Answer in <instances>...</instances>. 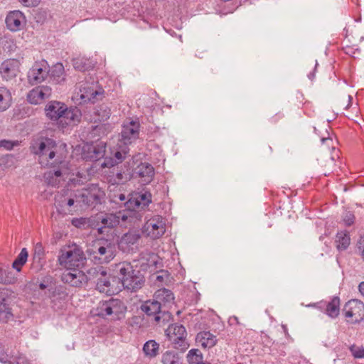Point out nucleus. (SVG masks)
Returning a JSON list of instances; mask_svg holds the SVG:
<instances>
[{
	"instance_id": "obj_24",
	"label": "nucleus",
	"mask_w": 364,
	"mask_h": 364,
	"mask_svg": "<svg viewBox=\"0 0 364 364\" xmlns=\"http://www.w3.org/2000/svg\"><path fill=\"white\" fill-rule=\"evenodd\" d=\"M139 124L132 121L129 124L123 127L122 131V139L125 144H132L139 137Z\"/></svg>"
},
{
	"instance_id": "obj_64",
	"label": "nucleus",
	"mask_w": 364,
	"mask_h": 364,
	"mask_svg": "<svg viewBox=\"0 0 364 364\" xmlns=\"http://www.w3.org/2000/svg\"><path fill=\"white\" fill-rule=\"evenodd\" d=\"M348 97L349 100V103H348V106L346 107V108H348L350 106V105L351 103V100H353V97L350 95H348Z\"/></svg>"
},
{
	"instance_id": "obj_32",
	"label": "nucleus",
	"mask_w": 364,
	"mask_h": 364,
	"mask_svg": "<svg viewBox=\"0 0 364 364\" xmlns=\"http://www.w3.org/2000/svg\"><path fill=\"white\" fill-rule=\"evenodd\" d=\"M142 350L146 357L152 359L159 354L160 345L155 340L151 339L145 342Z\"/></svg>"
},
{
	"instance_id": "obj_53",
	"label": "nucleus",
	"mask_w": 364,
	"mask_h": 364,
	"mask_svg": "<svg viewBox=\"0 0 364 364\" xmlns=\"http://www.w3.org/2000/svg\"><path fill=\"white\" fill-rule=\"evenodd\" d=\"M75 198L76 197L75 196ZM57 203L58 205L60 207H63L64 203L68 206L71 207L74 205L75 203H76V198H69L67 201H65V199L64 198V200H62L61 201L57 200Z\"/></svg>"
},
{
	"instance_id": "obj_42",
	"label": "nucleus",
	"mask_w": 364,
	"mask_h": 364,
	"mask_svg": "<svg viewBox=\"0 0 364 364\" xmlns=\"http://www.w3.org/2000/svg\"><path fill=\"white\" fill-rule=\"evenodd\" d=\"M109 198L110 200V202L114 203L116 204H118L119 205H124L125 207V202H127V197L124 193L119 192L117 193L114 191H110L109 193Z\"/></svg>"
},
{
	"instance_id": "obj_22",
	"label": "nucleus",
	"mask_w": 364,
	"mask_h": 364,
	"mask_svg": "<svg viewBox=\"0 0 364 364\" xmlns=\"http://www.w3.org/2000/svg\"><path fill=\"white\" fill-rule=\"evenodd\" d=\"M46 252L41 242H37L33 247L31 268L36 272L43 269L46 264Z\"/></svg>"
},
{
	"instance_id": "obj_33",
	"label": "nucleus",
	"mask_w": 364,
	"mask_h": 364,
	"mask_svg": "<svg viewBox=\"0 0 364 364\" xmlns=\"http://www.w3.org/2000/svg\"><path fill=\"white\" fill-rule=\"evenodd\" d=\"M95 122H105L111 115L110 107L105 103L96 106L94 109Z\"/></svg>"
},
{
	"instance_id": "obj_34",
	"label": "nucleus",
	"mask_w": 364,
	"mask_h": 364,
	"mask_svg": "<svg viewBox=\"0 0 364 364\" xmlns=\"http://www.w3.org/2000/svg\"><path fill=\"white\" fill-rule=\"evenodd\" d=\"M108 238L100 237L97 242V245H101L104 246V247L107 248L111 253H114V256H116L117 253V238L116 239V234H112V235H109Z\"/></svg>"
},
{
	"instance_id": "obj_7",
	"label": "nucleus",
	"mask_w": 364,
	"mask_h": 364,
	"mask_svg": "<svg viewBox=\"0 0 364 364\" xmlns=\"http://www.w3.org/2000/svg\"><path fill=\"white\" fill-rule=\"evenodd\" d=\"M85 260V257L83 251L77 247L66 251L61 250L58 257L59 264L68 269L82 267Z\"/></svg>"
},
{
	"instance_id": "obj_27",
	"label": "nucleus",
	"mask_w": 364,
	"mask_h": 364,
	"mask_svg": "<svg viewBox=\"0 0 364 364\" xmlns=\"http://www.w3.org/2000/svg\"><path fill=\"white\" fill-rule=\"evenodd\" d=\"M49 80L54 84H60L65 81V70L62 63H56L49 68Z\"/></svg>"
},
{
	"instance_id": "obj_44",
	"label": "nucleus",
	"mask_w": 364,
	"mask_h": 364,
	"mask_svg": "<svg viewBox=\"0 0 364 364\" xmlns=\"http://www.w3.org/2000/svg\"><path fill=\"white\" fill-rule=\"evenodd\" d=\"M9 363L10 364H29V360L25 355L17 352L9 355Z\"/></svg>"
},
{
	"instance_id": "obj_45",
	"label": "nucleus",
	"mask_w": 364,
	"mask_h": 364,
	"mask_svg": "<svg viewBox=\"0 0 364 364\" xmlns=\"http://www.w3.org/2000/svg\"><path fill=\"white\" fill-rule=\"evenodd\" d=\"M19 144L18 141H11L7 139L0 140V148H4L6 150H11L14 146Z\"/></svg>"
},
{
	"instance_id": "obj_6",
	"label": "nucleus",
	"mask_w": 364,
	"mask_h": 364,
	"mask_svg": "<svg viewBox=\"0 0 364 364\" xmlns=\"http://www.w3.org/2000/svg\"><path fill=\"white\" fill-rule=\"evenodd\" d=\"M59 148L53 139L46 138L38 144V150L34 153L39 155L41 159L48 158L46 165L55 166L63 162V156L58 152Z\"/></svg>"
},
{
	"instance_id": "obj_8",
	"label": "nucleus",
	"mask_w": 364,
	"mask_h": 364,
	"mask_svg": "<svg viewBox=\"0 0 364 364\" xmlns=\"http://www.w3.org/2000/svg\"><path fill=\"white\" fill-rule=\"evenodd\" d=\"M167 336L175 349L183 353L188 348L189 343L186 340L187 332L183 325L174 323L168 326Z\"/></svg>"
},
{
	"instance_id": "obj_16",
	"label": "nucleus",
	"mask_w": 364,
	"mask_h": 364,
	"mask_svg": "<svg viewBox=\"0 0 364 364\" xmlns=\"http://www.w3.org/2000/svg\"><path fill=\"white\" fill-rule=\"evenodd\" d=\"M140 309L147 316H152L154 321L158 324L161 322V315L165 314V311H161V305L154 298L152 300L149 299L142 303Z\"/></svg>"
},
{
	"instance_id": "obj_52",
	"label": "nucleus",
	"mask_w": 364,
	"mask_h": 364,
	"mask_svg": "<svg viewBox=\"0 0 364 364\" xmlns=\"http://www.w3.org/2000/svg\"><path fill=\"white\" fill-rule=\"evenodd\" d=\"M40 90H41L42 94L45 99L48 98L52 93V90L48 86H38Z\"/></svg>"
},
{
	"instance_id": "obj_36",
	"label": "nucleus",
	"mask_w": 364,
	"mask_h": 364,
	"mask_svg": "<svg viewBox=\"0 0 364 364\" xmlns=\"http://www.w3.org/2000/svg\"><path fill=\"white\" fill-rule=\"evenodd\" d=\"M11 101L10 90L6 87H0V112L6 110L11 106Z\"/></svg>"
},
{
	"instance_id": "obj_31",
	"label": "nucleus",
	"mask_w": 364,
	"mask_h": 364,
	"mask_svg": "<svg viewBox=\"0 0 364 364\" xmlns=\"http://www.w3.org/2000/svg\"><path fill=\"white\" fill-rule=\"evenodd\" d=\"M127 154L126 151H117L113 157H105L104 161L101 164V166L102 168L113 167L126 159Z\"/></svg>"
},
{
	"instance_id": "obj_43",
	"label": "nucleus",
	"mask_w": 364,
	"mask_h": 364,
	"mask_svg": "<svg viewBox=\"0 0 364 364\" xmlns=\"http://www.w3.org/2000/svg\"><path fill=\"white\" fill-rule=\"evenodd\" d=\"M105 271L106 270H105L101 266L90 268L87 270V274H86L87 276V282L89 280H93V282L96 283L97 278L99 279L100 277H102V275L103 276Z\"/></svg>"
},
{
	"instance_id": "obj_25",
	"label": "nucleus",
	"mask_w": 364,
	"mask_h": 364,
	"mask_svg": "<svg viewBox=\"0 0 364 364\" xmlns=\"http://www.w3.org/2000/svg\"><path fill=\"white\" fill-rule=\"evenodd\" d=\"M132 178V168L130 163L126 161L123 164V168L110 178V182L114 184H123Z\"/></svg>"
},
{
	"instance_id": "obj_56",
	"label": "nucleus",
	"mask_w": 364,
	"mask_h": 364,
	"mask_svg": "<svg viewBox=\"0 0 364 364\" xmlns=\"http://www.w3.org/2000/svg\"><path fill=\"white\" fill-rule=\"evenodd\" d=\"M318 66V63H317V60L315 61V67H314V70L313 72H311L309 75H308V77L309 80H313L314 78H315V71L316 70V68Z\"/></svg>"
},
{
	"instance_id": "obj_58",
	"label": "nucleus",
	"mask_w": 364,
	"mask_h": 364,
	"mask_svg": "<svg viewBox=\"0 0 364 364\" xmlns=\"http://www.w3.org/2000/svg\"><path fill=\"white\" fill-rule=\"evenodd\" d=\"M321 141L322 144L326 143L328 146H329V141L331 143L333 142V139L330 137H323L321 138Z\"/></svg>"
},
{
	"instance_id": "obj_59",
	"label": "nucleus",
	"mask_w": 364,
	"mask_h": 364,
	"mask_svg": "<svg viewBox=\"0 0 364 364\" xmlns=\"http://www.w3.org/2000/svg\"><path fill=\"white\" fill-rule=\"evenodd\" d=\"M358 291L364 296V282H362L359 284Z\"/></svg>"
},
{
	"instance_id": "obj_29",
	"label": "nucleus",
	"mask_w": 364,
	"mask_h": 364,
	"mask_svg": "<svg viewBox=\"0 0 364 364\" xmlns=\"http://www.w3.org/2000/svg\"><path fill=\"white\" fill-rule=\"evenodd\" d=\"M16 281V274L9 266L0 265V284H14Z\"/></svg>"
},
{
	"instance_id": "obj_37",
	"label": "nucleus",
	"mask_w": 364,
	"mask_h": 364,
	"mask_svg": "<svg viewBox=\"0 0 364 364\" xmlns=\"http://www.w3.org/2000/svg\"><path fill=\"white\" fill-rule=\"evenodd\" d=\"M180 356L178 353L172 350H168L161 355V362L162 364H178Z\"/></svg>"
},
{
	"instance_id": "obj_30",
	"label": "nucleus",
	"mask_w": 364,
	"mask_h": 364,
	"mask_svg": "<svg viewBox=\"0 0 364 364\" xmlns=\"http://www.w3.org/2000/svg\"><path fill=\"white\" fill-rule=\"evenodd\" d=\"M196 341L199 342L203 348H210L215 346L217 339L210 331H202L197 334Z\"/></svg>"
},
{
	"instance_id": "obj_28",
	"label": "nucleus",
	"mask_w": 364,
	"mask_h": 364,
	"mask_svg": "<svg viewBox=\"0 0 364 364\" xmlns=\"http://www.w3.org/2000/svg\"><path fill=\"white\" fill-rule=\"evenodd\" d=\"M154 298L161 306L172 304L174 300L173 293L166 288L158 289L154 294Z\"/></svg>"
},
{
	"instance_id": "obj_48",
	"label": "nucleus",
	"mask_w": 364,
	"mask_h": 364,
	"mask_svg": "<svg viewBox=\"0 0 364 364\" xmlns=\"http://www.w3.org/2000/svg\"><path fill=\"white\" fill-rule=\"evenodd\" d=\"M352 355L356 358H364V348L353 346L350 348Z\"/></svg>"
},
{
	"instance_id": "obj_14",
	"label": "nucleus",
	"mask_w": 364,
	"mask_h": 364,
	"mask_svg": "<svg viewBox=\"0 0 364 364\" xmlns=\"http://www.w3.org/2000/svg\"><path fill=\"white\" fill-rule=\"evenodd\" d=\"M20 61L14 58L6 59L0 65V75L6 81L15 78L20 72Z\"/></svg>"
},
{
	"instance_id": "obj_15",
	"label": "nucleus",
	"mask_w": 364,
	"mask_h": 364,
	"mask_svg": "<svg viewBox=\"0 0 364 364\" xmlns=\"http://www.w3.org/2000/svg\"><path fill=\"white\" fill-rule=\"evenodd\" d=\"M341 300L337 296H333L330 301H321L312 304L320 310H324V313L331 318H336L340 314Z\"/></svg>"
},
{
	"instance_id": "obj_49",
	"label": "nucleus",
	"mask_w": 364,
	"mask_h": 364,
	"mask_svg": "<svg viewBox=\"0 0 364 364\" xmlns=\"http://www.w3.org/2000/svg\"><path fill=\"white\" fill-rule=\"evenodd\" d=\"M72 225L77 228H81L87 223V219L84 218H73L71 222Z\"/></svg>"
},
{
	"instance_id": "obj_51",
	"label": "nucleus",
	"mask_w": 364,
	"mask_h": 364,
	"mask_svg": "<svg viewBox=\"0 0 364 364\" xmlns=\"http://www.w3.org/2000/svg\"><path fill=\"white\" fill-rule=\"evenodd\" d=\"M52 280H53V277L51 276H47V277H44L43 282H41L38 285L39 289L41 290L46 289L48 286V283H51Z\"/></svg>"
},
{
	"instance_id": "obj_17",
	"label": "nucleus",
	"mask_w": 364,
	"mask_h": 364,
	"mask_svg": "<svg viewBox=\"0 0 364 364\" xmlns=\"http://www.w3.org/2000/svg\"><path fill=\"white\" fill-rule=\"evenodd\" d=\"M10 291L6 288H0V321L6 323L12 316L10 308Z\"/></svg>"
},
{
	"instance_id": "obj_40",
	"label": "nucleus",
	"mask_w": 364,
	"mask_h": 364,
	"mask_svg": "<svg viewBox=\"0 0 364 364\" xmlns=\"http://www.w3.org/2000/svg\"><path fill=\"white\" fill-rule=\"evenodd\" d=\"M73 66L75 70L85 72L92 69L94 64L90 60L81 58L73 60Z\"/></svg>"
},
{
	"instance_id": "obj_57",
	"label": "nucleus",
	"mask_w": 364,
	"mask_h": 364,
	"mask_svg": "<svg viewBox=\"0 0 364 364\" xmlns=\"http://www.w3.org/2000/svg\"><path fill=\"white\" fill-rule=\"evenodd\" d=\"M334 159L332 157H328L327 160L326 161L325 166H329L331 167L334 165Z\"/></svg>"
},
{
	"instance_id": "obj_10",
	"label": "nucleus",
	"mask_w": 364,
	"mask_h": 364,
	"mask_svg": "<svg viewBox=\"0 0 364 364\" xmlns=\"http://www.w3.org/2000/svg\"><path fill=\"white\" fill-rule=\"evenodd\" d=\"M80 83L79 95L83 102L95 104L97 101L102 99L105 91L98 86L97 82H82Z\"/></svg>"
},
{
	"instance_id": "obj_50",
	"label": "nucleus",
	"mask_w": 364,
	"mask_h": 364,
	"mask_svg": "<svg viewBox=\"0 0 364 364\" xmlns=\"http://www.w3.org/2000/svg\"><path fill=\"white\" fill-rule=\"evenodd\" d=\"M23 6L26 7L37 6L41 0H18Z\"/></svg>"
},
{
	"instance_id": "obj_18",
	"label": "nucleus",
	"mask_w": 364,
	"mask_h": 364,
	"mask_svg": "<svg viewBox=\"0 0 364 364\" xmlns=\"http://www.w3.org/2000/svg\"><path fill=\"white\" fill-rule=\"evenodd\" d=\"M155 171L153 166L147 162H141L134 170L132 169V177L138 176L145 183H149L154 179Z\"/></svg>"
},
{
	"instance_id": "obj_2",
	"label": "nucleus",
	"mask_w": 364,
	"mask_h": 364,
	"mask_svg": "<svg viewBox=\"0 0 364 364\" xmlns=\"http://www.w3.org/2000/svg\"><path fill=\"white\" fill-rule=\"evenodd\" d=\"M45 112L50 120L58 121L59 127L63 129L80 122L81 119V112L79 109L68 108L65 103L59 101L49 102L46 106Z\"/></svg>"
},
{
	"instance_id": "obj_35",
	"label": "nucleus",
	"mask_w": 364,
	"mask_h": 364,
	"mask_svg": "<svg viewBox=\"0 0 364 364\" xmlns=\"http://www.w3.org/2000/svg\"><path fill=\"white\" fill-rule=\"evenodd\" d=\"M350 237L347 231H341L336 235V247L338 251L346 250L350 245Z\"/></svg>"
},
{
	"instance_id": "obj_4",
	"label": "nucleus",
	"mask_w": 364,
	"mask_h": 364,
	"mask_svg": "<svg viewBox=\"0 0 364 364\" xmlns=\"http://www.w3.org/2000/svg\"><path fill=\"white\" fill-rule=\"evenodd\" d=\"M96 311V314L101 318L110 316L112 321H121L125 318L127 306L120 299H110L100 301Z\"/></svg>"
},
{
	"instance_id": "obj_19",
	"label": "nucleus",
	"mask_w": 364,
	"mask_h": 364,
	"mask_svg": "<svg viewBox=\"0 0 364 364\" xmlns=\"http://www.w3.org/2000/svg\"><path fill=\"white\" fill-rule=\"evenodd\" d=\"M26 17L21 11L15 10L10 11L5 19L7 28L12 31L16 32L20 31L22 27V23L25 21Z\"/></svg>"
},
{
	"instance_id": "obj_23",
	"label": "nucleus",
	"mask_w": 364,
	"mask_h": 364,
	"mask_svg": "<svg viewBox=\"0 0 364 364\" xmlns=\"http://www.w3.org/2000/svg\"><path fill=\"white\" fill-rule=\"evenodd\" d=\"M140 239V235L129 231L124 234L120 239L117 238L118 248L123 252H129L132 246L135 245Z\"/></svg>"
},
{
	"instance_id": "obj_11",
	"label": "nucleus",
	"mask_w": 364,
	"mask_h": 364,
	"mask_svg": "<svg viewBox=\"0 0 364 364\" xmlns=\"http://www.w3.org/2000/svg\"><path fill=\"white\" fill-rule=\"evenodd\" d=\"M49 65L45 60L36 61L29 69L27 77L31 85H38L44 81L48 76Z\"/></svg>"
},
{
	"instance_id": "obj_60",
	"label": "nucleus",
	"mask_w": 364,
	"mask_h": 364,
	"mask_svg": "<svg viewBox=\"0 0 364 364\" xmlns=\"http://www.w3.org/2000/svg\"><path fill=\"white\" fill-rule=\"evenodd\" d=\"M56 177H60L62 175V172L60 169L54 170L53 173H52Z\"/></svg>"
},
{
	"instance_id": "obj_62",
	"label": "nucleus",
	"mask_w": 364,
	"mask_h": 364,
	"mask_svg": "<svg viewBox=\"0 0 364 364\" xmlns=\"http://www.w3.org/2000/svg\"><path fill=\"white\" fill-rule=\"evenodd\" d=\"M282 328H283V330H284V331L285 334H286V335H288V331H287V326H286V325H282Z\"/></svg>"
},
{
	"instance_id": "obj_9",
	"label": "nucleus",
	"mask_w": 364,
	"mask_h": 364,
	"mask_svg": "<svg viewBox=\"0 0 364 364\" xmlns=\"http://www.w3.org/2000/svg\"><path fill=\"white\" fill-rule=\"evenodd\" d=\"M343 314L350 323H360L364 320V303L358 299H350L347 301L343 309Z\"/></svg>"
},
{
	"instance_id": "obj_63",
	"label": "nucleus",
	"mask_w": 364,
	"mask_h": 364,
	"mask_svg": "<svg viewBox=\"0 0 364 364\" xmlns=\"http://www.w3.org/2000/svg\"><path fill=\"white\" fill-rule=\"evenodd\" d=\"M102 129L101 127L97 125V126L94 127L93 132L97 131L98 129Z\"/></svg>"
},
{
	"instance_id": "obj_46",
	"label": "nucleus",
	"mask_w": 364,
	"mask_h": 364,
	"mask_svg": "<svg viewBox=\"0 0 364 364\" xmlns=\"http://www.w3.org/2000/svg\"><path fill=\"white\" fill-rule=\"evenodd\" d=\"M53 297L59 296L61 299H65L68 296V293L65 291V288L60 286L55 288L52 293Z\"/></svg>"
},
{
	"instance_id": "obj_13",
	"label": "nucleus",
	"mask_w": 364,
	"mask_h": 364,
	"mask_svg": "<svg viewBox=\"0 0 364 364\" xmlns=\"http://www.w3.org/2000/svg\"><path fill=\"white\" fill-rule=\"evenodd\" d=\"M64 283L68 284L74 287H80L87 284V276L79 268H73L64 272L61 277Z\"/></svg>"
},
{
	"instance_id": "obj_20",
	"label": "nucleus",
	"mask_w": 364,
	"mask_h": 364,
	"mask_svg": "<svg viewBox=\"0 0 364 364\" xmlns=\"http://www.w3.org/2000/svg\"><path fill=\"white\" fill-rule=\"evenodd\" d=\"M151 202V195L149 192H145L139 194L134 198H130L125 202V208L127 210H143L148 207Z\"/></svg>"
},
{
	"instance_id": "obj_12",
	"label": "nucleus",
	"mask_w": 364,
	"mask_h": 364,
	"mask_svg": "<svg viewBox=\"0 0 364 364\" xmlns=\"http://www.w3.org/2000/svg\"><path fill=\"white\" fill-rule=\"evenodd\" d=\"M106 147V143L102 141L86 144L82 148V157L85 161H97L102 159H105Z\"/></svg>"
},
{
	"instance_id": "obj_3",
	"label": "nucleus",
	"mask_w": 364,
	"mask_h": 364,
	"mask_svg": "<svg viewBox=\"0 0 364 364\" xmlns=\"http://www.w3.org/2000/svg\"><path fill=\"white\" fill-rule=\"evenodd\" d=\"M127 215L121 212L112 213L102 212L88 219V225L96 230L98 235H112L116 234V228L119 225L120 220L125 221Z\"/></svg>"
},
{
	"instance_id": "obj_5",
	"label": "nucleus",
	"mask_w": 364,
	"mask_h": 364,
	"mask_svg": "<svg viewBox=\"0 0 364 364\" xmlns=\"http://www.w3.org/2000/svg\"><path fill=\"white\" fill-rule=\"evenodd\" d=\"M75 197L76 203L80 207L83 205L95 207L97 205L102 204L105 197V193L98 184L92 183L81 191H78L75 193Z\"/></svg>"
},
{
	"instance_id": "obj_55",
	"label": "nucleus",
	"mask_w": 364,
	"mask_h": 364,
	"mask_svg": "<svg viewBox=\"0 0 364 364\" xmlns=\"http://www.w3.org/2000/svg\"><path fill=\"white\" fill-rule=\"evenodd\" d=\"M284 117V114L282 112H279L275 114L274 116H272L270 119V121L272 123H277L278 121H279Z\"/></svg>"
},
{
	"instance_id": "obj_21",
	"label": "nucleus",
	"mask_w": 364,
	"mask_h": 364,
	"mask_svg": "<svg viewBox=\"0 0 364 364\" xmlns=\"http://www.w3.org/2000/svg\"><path fill=\"white\" fill-rule=\"evenodd\" d=\"M149 235L153 239L161 237L166 232L165 223L161 216H156L146 222Z\"/></svg>"
},
{
	"instance_id": "obj_1",
	"label": "nucleus",
	"mask_w": 364,
	"mask_h": 364,
	"mask_svg": "<svg viewBox=\"0 0 364 364\" xmlns=\"http://www.w3.org/2000/svg\"><path fill=\"white\" fill-rule=\"evenodd\" d=\"M145 282L139 270L134 269L131 263L122 262L112 266V274L105 271L96 281V289L107 295L118 294L123 289L131 291L140 289Z\"/></svg>"
},
{
	"instance_id": "obj_41",
	"label": "nucleus",
	"mask_w": 364,
	"mask_h": 364,
	"mask_svg": "<svg viewBox=\"0 0 364 364\" xmlns=\"http://www.w3.org/2000/svg\"><path fill=\"white\" fill-rule=\"evenodd\" d=\"M187 362L189 364H198L203 360V355L199 349H191L186 355Z\"/></svg>"
},
{
	"instance_id": "obj_38",
	"label": "nucleus",
	"mask_w": 364,
	"mask_h": 364,
	"mask_svg": "<svg viewBox=\"0 0 364 364\" xmlns=\"http://www.w3.org/2000/svg\"><path fill=\"white\" fill-rule=\"evenodd\" d=\"M28 253L26 248H23L17 257L12 263V268L16 269L18 272H21L22 266H23L28 259Z\"/></svg>"
},
{
	"instance_id": "obj_26",
	"label": "nucleus",
	"mask_w": 364,
	"mask_h": 364,
	"mask_svg": "<svg viewBox=\"0 0 364 364\" xmlns=\"http://www.w3.org/2000/svg\"><path fill=\"white\" fill-rule=\"evenodd\" d=\"M114 254L111 253L107 248L96 243V250L94 251V259L98 264L108 263L114 258Z\"/></svg>"
},
{
	"instance_id": "obj_61",
	"label": "nucleus",
	"mask_w": 364,
	"mask_h": 364,
	"mask_svg": "<svg viewBox=\"0 0 364 364\" xmlns=\"http://www.w3.org/2000/svg\"><path fill=\"white\" fill-rule=\"evenodd\" d=\"M332 172V170L331 168H328V171L323 172L324 176H328Z\"/></svg>"
},
{
	"instance_id": "obj_39",
	"label": "nucleus",
	"mask_w": 364,
	"mask_h": 364,
	"mask_svg": "<svg viewBox=\"0 0 364 364\" xmlns=\"http://www.w3.org/2000/svg\"><path fill=\"white\" fill-rule=\"evenodd\" d=\"M42 91L39 90L38 87H36L27 94V101L32 105H38L41 103V102L46 100L41 92Z\"/></svg>"
},
{
	"instance_id": "obj_54",
	"label": "nucleus",
	"mask_w": 364,
	"mask_h": 364,
	"mask_svg": "<svg viewBox=\"0 0 364 364\" xmlns=\"http://www.w3.org/2000/svg\"><path fill=\"white\" fill-rule=\"evenodd\" d=\"M168 277V273L166 271H161L159 274L156 277V281L159 282H163L165 278Z\"/></svg>"
},
{
	"instance_id": "obj_47",
	"label": "nucleus",
	"mask_w": 364,
	"mask_h": 364,
	"mask_svg": "<svg viewBox=\"0 0 364 364\" xmlns=\"http://www.w3.org/2000/svg\"><path fill=\"white\" fill-rule=\"evenodd\" d=\"M355 217L354 214L350 211L346 213V214L343 216V219L345 225L348 227L353 225L355 223Z\"/></svg>"
}]
</instances>
